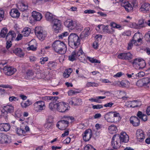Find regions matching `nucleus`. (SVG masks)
<instances>
[{
    "instance_id": "1",
    "label": "nucleus",
    "mask_w": 150,
    "mask_h": 150,
    "mask_svg": "<svg viewBox=\"0 0 150 150\" xmlns=\"http://www.w3.org/2000/svg\"><path fill=\"white\" fill-rule=\"evenodd\" d=\"M85 56L84 53L81 48L79 50H75L74 51L71 55L68 57L69 60L71 61H73L78 58L82 62L85 59Z\"/></svg>"
},
{
    "instance_id": "2",
    "label": "nucleus",
    "mask_w": 150,
    "mask_h": 150,
    "mask_svg": "<svg viewBox=\"0 0 150 150\" xmlns=\"http://www.w3.org/2000/svg\"><path fill=\"white\" fill-rule=\"evenodd\" d=\"M66 48L64 43L59 40H56L52 43V48L56 53L59 54H64L65 51L64 50Z\"/></svg>"
},
{
    "instance_id": "3",
    "label": "nucleus",
    "mask_w": 150,
    "mask_h": 150,
    "mask_svg": "<svg viewBox=\"0 0 150 150\" xmlns=\"http://www.w3.org/2000/svg\"><path fill=\"white\" fill-rule=\"evenodd\" d=\"M80 39L76 33L71 34L68 38V43L72 47L76 48L80 45Z\"/></svg>"
},
{
    "instance_id": "4",
    "label": "nucleus",
    "mask_w": 150,
    "mask_h": 150,
    "mask_svg": "<svg viewBox=\"0 0 150 150\" xmlns=\"http://www.w3.org/2000/svg\"><path fill=\"white\" fill-rule=\"evenodd\" d=\"M120 138L118 135H114L111 142V145L113 149H108V150H114L118 149L121 146Z\"/></svg>"
},
{
    "instance_id": "5",
    "label": "nucleus",
    "mask_w": 150,
    "mask_h": 150,
    "mask_svg": "<svg viewBox=\"0 0 150 150\" xmlns=\"http://www.w3.org/2000/svg\"><path fill=\"white\" fill-rule=\"evenodd\" d=\"M35 32L37 37L41 40H43L47 35L46 32L43 30L40 27H35Z\"/></svg>"
},
{
    "instance_id": "6",
    "label": "nucleus",
    "mask_w": 150,
    "mask_h": 150,
    "mask_svg": "<svg viewBox=\"0 0 150 150\" xmlns=\"http://www.w3.org/2000/svg\"><path fill=\"white\" fill-rule=\"evenodd\" d=\"M34 109L37 112H40L45 108L44 101L40 100L35 102L33 104Z\"/></svg>"
},
{
    "instance_id": "7",
    "label": "nucleus",
    "mask_w": 150,
    "mask_h": 150,
    "mask_svg": "<svg viewBox=\"0 0 150 150\" xmlns=\"http://www.w3.org/2000/svg\"><path fill=\"white\" fill-rule=\"evenodd\" d=\"M64 25L71 30L79 28L76 22L70 19H68L64 22Z\"/></svg>"
},
{
    "instance_id": "8",
    "label": "nucleus",
    "mask_w": 150,
    "mask_h": 150,
    "mask_svg": "<svg viewBox=\"0 0 150 150\" xmlns=\"http://www.w3.org/2000/svg\"><path fill=\"white\" fill-rule=\"evenodd\" d=\"M53 25L52 26L54 32L58 33L61 30V21L57 19H54L51 21Z\"/></svg>"
},
{
    "instance_id": "9",
    "label": "nucleus",
    "mask_w": 150,
    "mask_h": 150,
    "mask_svg": "<svg viewBox=\"0 0 150 150\" xmlns=\"http://www.w3.org/2000/svg\"><path fill=\"white\" fill-rule=\"evenodd\" d=\"M69 106L67 104L63 102H59L57 110L61 112H64L69 110Z\"/></svg>"
},
{
    "instance_id": "10",
    "label": "nucleus",
    "mask_w": 150,
    "mask_h": 150,
    "mask_svg": "<svg viewBox=\"0 0 150 150\" xmlns=\"http://www.w3.org/2000/svg\"><path fill=\"white\" fill-rule=\"evenodd\" d=\"M16 71V69L10 66H6L3 68L4 73L7 76H10L13 75Z\"/></svg>"
},
{
    "instance_id": "11",
    "label": "nucleus",
    "mask_w": 150,
    "mask_h": 150,
    "mask_svg": "<svg viewBox=\"0 0 150 150\" xmlns=\"http://www.w3.org/2000/svg\"><path fill=\"white\" fill-rule=\"evenodd\" d=\"M69 122L68 121L63 120L59 121L56 125V126L61 130L65 129L68 126Z\"/></svg>"
},
{
    "instance_id": "12",
    "label": "nucleus",
    "mask_w": 150,
    "mask_h": 150,
    "mask_svg": "<svg viewBox=\"0 0 150 150\" xmlns=\"http://www.w3.org/2000/svg\"><path fill=\"white\" fill-rule=\"evenodd\" d=\"M140 11L144 13H146L150 12V4L148 3H145L142 4L139 8Z\"/></svg>"
},
{
    "instance_id": "13",
    "label": "nucleus",
    "mask_w": 150,
    "mask_h": 150,
    "mask_svg": "<svg viewBox=\"0 0 150 150\" xmlns=\"http://www.w3.org/2000/svg\"><path fill=\"white\" fill-rule=\"evenodd\" d=\"M115 135H118L120 138V141L121 142L127 143L129 140V137L125 132H122L120 133V135L115 134Z\"/></svg>"
},
{
    "instance_id": "14",
    "label": "nucleus",
    "mask_w": 150,
    "mask_h": 150,
    "mask_svg": "<svg viewBox=\"0 0 150 150\" xmlns=\"http://www.w3.org/2000/svg\"><path fill=\"white\" fill-rule=\"evenodd\" d=\"M132 54L130 52L120 53L117 56L118 58L122 59L129 60L132 58Z\"/></svg>"
},
{
    "instance_id": "15",
    "label": "nucleus",
    "mask_w": 150,
    "mask_h": 150,
    "mask_svg": "<svg viewBox=\"0 0 150 150\" xmlns=\"http://www.w3.org/2000/svg\"><path fill=\"white\" fill-rule=\"evenodd\" d=\"M52 116L49 117L47 120L46 123L44 125V127L47 130H51L53 128V124Z\"/></svg>"
},
{
    "instance_id": "16",
    "label": "nucleus",
    "mask_w": 150,
    "mask_h": 150,
    "mask_svg": "<svg viewBox=\"0 0 150 150\" xmlns=\"http://www.w3.org/2000/svg\"><path fill=\"white\" fill-rule=\"evenodd\" d=\"M142 35L141 34H140L139 33H135L134 35L132 40L134 41V44L135 45H137L138 42H142Z\"/></svg>"
},
{
    "instance_id": "17",
    "label": "nucleus",
    "mask_w": 150,
    "mask_h": 150,
    "mask_svg": "<svg viewBox=\"0 0 150 150\" xmlns=\"http://www.w3.org/2000/svg\"><path fill=\"white\" fill-rule=\"evenodd\" d=\"M82 135L83 139L85 141L87 142L88 141L92 135L91 130L90 129L86 130Z\"/></svg>"
},
{
    "instance_id": "18",
    "label": "nucleus",
    "mask_w": 150,
    "mask_h": 150,
    "mask_svg": "<svg viewBox=\"0 0 150 150\" xmlns=\"http://www.w3.org/2000/svg\"><path fill=\"white\" fill-rule=\"evenodd\" d=\"M11 142V139L9 136L3 133H1L0 139V143L7 144L10 143Z\"/></svg>"
},
{
    "instance_id": "19",
    "label": "nucleus",
    "mask_w": 150,
    "mask_h": 150,
    "mask_svg": "<svg viewBox=\"0 0 150 150\" xmlns=\"http://www.w3.org/2000/svg\"><path fill=\"white\" fill-rule=\"evenodd\" d=\"M138 83H141V86H143L145 87H149L150 84V77H147L143 78L142 80L138 81Z\"/></svg>"
},
{
    "instance_id": "20",
    "label": "nucleus",
    "mask_w": 150,
    "mask_h": 150,
    "mask_svg": "<svg viewBox=\"0 0 150 150\" xmlns=\"http://www.w3.org/2000/svg\"><path fill=\"white\" fill-rule=\"evenodd\" d=\"M69 102L70 104L74 105L75 106L79 105L82 104L81 99L76 98H72V100H70Z\"/></svg>"
},
{
    "instance_id": "21",
    "label": "nucleus",
    "mask_w": 150,
    "mask_h": 150,
    "mask_svg": "<svg viewBox=\"0 0 150 150\" xmlns=\"http://www.w3.org/2000/svg\"><path fill=\"white\" fill-rule=\"evenodd\" d=\"M130 123L134 126H138L140 124L139 119L136 116H132L129 119Z\"/></svg>"
},
{
    "instance_id": "22",
    "label": "nucleus",
    "mask_w": 150,
    "mask_h": 150,
    "mask_svg": "<svg viewBox=\"0 0 150 150\" xmlns=\"http://www.w3.org/2000/svg\"><path fill=\"white\" fill-rule=\"evenodd\" d=\"M121 6L124 7L127 11L129 12L133 9L132 5L128 2H125L122 3Z\"/></svg>"
},
{
    "instance_id": "23",
    "label": "nucleus",
    "mask_w": 150,
    "mask_h": 150,
    "mask_svg": "<svg viewBox=\"0 0 150 150\" xmlns=\"http://www.w3.org/2000/svg\"><path fill=\"white\" fill-rule=\"evenodd\" d=\"M10 128V125L7 123L0 124V130L2 131L7 132L9 130Z\"/></svg>"
},
{
    "instance_id": "24",
    "label": "nucleus",
    "mask_w": 150,
    "mask_h": 150,
    "mask_svg": "<svg viewBox=\"0 0 150 150\" xmlns=\"http://www.w3.org/2000/svg\"><path fill=\"white\" fill-rule=\"evenodd\" d=\"M16 36V33L14 31L10 30L6 36V40H10L11 41Z\"/></svg>"
},
{
    "instance_id": "25",
    "label": "nucleus",
    "mask_w": 150,
    "mask_h": 150,
    "mask_svg": "<svg viewBox=\"0 0 150 150\" xmlns=\"http://www.w3.org/2000/svg\"><path fill=\"white\" fill-rule=\"evenodd\" d=\"M136 137L138 139L143 140L145 138L144 133L141 129H138L136 132Z\"/></svg>"
},
{
    "instance_id": "26",
    "label": "nucleus",
    "mask_w": 150,
    "mask_h": 150,
    "mask_svg": "<svg viewBox=\"0 0 150 150\" xmlns=\"http://www.w3.org/2000/svg\"><path fill=\"white\" fill-rule=\"evenodd\" d=\"M32 16L34 19L36 21H40L42 18V15L36 11H33L32 13Z\"/></svg>"
},
{
    "instance_id": "27",
    "label": "nucleus",
    "mask_w": 150,
    "mask_h": 150,
    "mask_svg": "<svg viewBox=\"0 0 150 150\" xmlns=\"http://www.w3.org/2000/svg\"><path fill=\"white\" fill-rule=\"evenodd\" d=\"M57 99H56L54 100L53 102L50 103L49 105V108L51 110H53V109H56L57 110V108L58 105V103H59L58 101H57Z\"/></svg>"
},
{
    "instance_id": "28",
    "label": "nucleus",
    "mask_w": 150,
    "mask_h": 150,
    "mask_svg": "<svg viewBox=\"0 0 150 150\" xmlns=\"http://www.w3.org/2000/svg\"><path fill=\"white\" fill-rule=\"evenodd\" d=\"M13 51V53L16 55L20 57H22L24 55V54L22 50L20 48H16Z\"/></svg>"
},
{
    "instance_id": "29",
    "label": "nucleus",
    "mask_w": 150,
    "mask_h": 150,
    "mask_svg": "<svg viewBox=\"0 0 150 150\" xmlns=\"http://www.w3.org/2000/svg\"><path fill=\"white\" fill-rule=\"evenodd\" d=\"M11 16L14 18H18L20 16V13L18 10L16 9H13L10 12Z\"/></svg>"
},
{
    "instance_id": "30",
    "label": "nucleus",
    "mask_w": 150,
    "mask_h": 150,
    "mask_svg": "<svg viewBox=\"0 0 150 150\" xmlns=\"http://www.w3.org/2000/svg\"><path fill=\"white\" fill-rule=\"evenodd\" d=\"M3 108L8 113L13 112L14 111V107L11 105H7L4 106Z\"/></svg>"
},
{
    "instance_id": "31",
    "label": "nucleus",
    "mask_w": 150,
    "mask_h": 150,
    "mask_svg": "<svg viewBox=\"0 0 150 150\" xmlns=\"http://www.w3.org/2000/svg\"><path fill=\"white\" fill-rule=\"evenodd\" d=\"M31 32V29L29 28H25L21 31V33L24 37L28 36Z\"/></svg>"
},
{
    "instance_id": "32",
    "label": "nucleus",
    "mask_w": 150,
    "mask_h": 150,
    "mask_svg": "<svg viewBox=\"0 0 150 150\" xmlns=\"http://www.w3.org/2000/svg\"><path fill=\"white\" fill-rule=\"evenodd\" d=\"M95 38L96 39V40L93 42V46L95 49H97L98 45V41L101 40L102 39V35H97L96 36Z\"/></svg>"
},
{
    "instance_id": "33",
    "label": "nucleus",
    "mask_w": 150,
    "mask_h": 150,
    "mask_svg": "<svg viewBox=\"0 0 150 150\" xmlns=\"http://www.w3.org/2000/svg\"><path fill=\"white\" fill-rule=\"evenodd\" d=\"M17 8L21 11H24L27 9L28 6L27 5H25L23 3H20L18 4Z\"/></svg>"
},
{
    "instance_id": "34",
    "label": "nucleus",
    "mask_w": 150,
    "mask_h": 150,
    "mask_svg": "<svg viewBox=\"0 0 150 150\" xmlns=\"http://www.w3.org/2000/svg\"><path fill=\"white\" fill-rule=\"evenodd\" d=\"M139 67L137 68V69H140L144 68L146 66V63L145 61L142 59H140Z\"/></svg>"
},
{
    "instance_id": "35",
    "label": "nucleus",
    "mask_w": 150,
    "mask_h": 150,
    "mask_svg": "<svg viewBox=\"0 0 150 150\" xmlns=\"http://www.w3.org/2000/svg\"><path fill=\"white\" fill-rule=\"evenodd\" d=\"M57 99L58 97L57 96H44L42 98V100L45 101L49 102L52 100Z\"/></svg>"
},
{
    "instance_id": "36",
    "label": "nucleus",
    "mask_w": 150,
    "mask_h": 150,
    "mask_svg": "<svg viewBox=\"0 0 150 150\" xmlns=\"http://www.w3.org/2000/svg\"><path fill=\"white\" fill-rule=\"evenodd\" d=\"M8 113L3 108V109L1 111V113L0 115V117L1 118L4 117L5 119H8Z\"/></svg>"
},
{
    "instance_id": "37",
    "label": "nucleus",
    "mask_w": 150,
    "mask_h": 150,
    "mask_svg": "<svg viewBox=\"0 0 150 150\" xmlns=\"http://www.w3.org/2000/svg\"><path fill=\"white\" fill-rule=\"evenodd\" d=\"M45 17L47 20L52 21L54 19L53 15L49 12H47L45 15Z\"/></svg>"
},
{
    "instance_id": "38",
    "label": "nucleus",
    "mask_w": 150,
    "mask_h": 150,
    "mask_svg": "<svg viewBox=\"0 0 150 150\" xmlns=\"http://www.w3.org/2000/svg\"><path fill=\"white\" fill-rule=\"evenodd\" d=\"M140 58H136L133 61L132 63L133 67L136 69L137 68L139 67V64L140 60Z\"/></svg>"
},
{
    "instance_id": "39",
    "label": "nucleus",
    "mask_w": 150,
    "mask_h": 150,
    "mask_svg": "<svg viewBox=\"0 0 150 150\" xmlns=\"http://www.w3.org/2000/svg\"><path fill=\"white\" fill-rule=\"evenodd\" d=\"M111 115L113 116V117L115 118V122H117L119 121L120 119V115L119 113L116 112H111Z\"/></svg>"
},
{
    "instance_id": "40",
    "label": "nucleus",
    "mask_w": 150,
    "mask_h": 150,
    "mask_svg": "<svg viewBox=\"0 0 150 150\" xmlns=\"http://www.w3.org/2000/svg\"><path fill=\"white\" fill-rule=\"evenodd\" d=\"M8 32V30L7 28H4L1 30L0 33V37L5 38L6 37V34Z\"/></svg>"
},
{
    "instance_id": "41",
    "label": "nucleus",
    "mask_w": 150,
    "mask_h": 150,
    "mask_svg": "<svg viewBox=\"0 0 150 150\" xmlns=\"http://www.w3.org/2000/svg\"><path fill=\"white\" fill-rule=\"evenodd\" d=\"M132 105L131 106L132 108L137 107L140 106L141 105V103L136 100L132 101Z\"/></svg>"
},
{
    "instance_id": "42",
    "label": "nucleus",
    "mask_w": 150,
    "mask_h": 150,
    "mask_svg": "<svg viewBox=\"0 0 150 150\" xmlns=\"http://www.w3.org/2000/svg\"><path fill=\"white\" fill-rule=\"evenodd\" d=\"M107 116H108V117H107L108 122H113L114 121L115 122V118L113 117V116L111 115L110 112L109 113Z\"/></svg>"
},
{
    "instance_id": "43",
    "label": "nucleus",
    "mask_w": 150,
    "mask_h": 150,
    "mask_svg": "<svg viewBox=\"0 0 150 150\" xmlns=\"http://www.w3.org/2000/svg\"><path fill=\"white\" fill-rule=\"evenodd\" d=\"M48 66L49 68L52 70L55 68L57 66V64L54 62H50L48 64Z\"/></svg>"
},
{
    "instance_id": "44",
    "label": "nucleus",
    "mask_w": 150,
    "mask_h": 150,
    "mask_svg": "<svg viewBox=\"0 0 150 150\" xmlns=\"http://www.w3.org/2000/svg\"><path fill=\"white\" fill-rule=\"evenodd\" d=\"M32 104L31 102L29 100H28L25 102H22L21 103V106L23 108H26Z\"/></svg>"
},
{
    "instance_id": "45",
    "label": "nucleus",
    "mask_w": 150,
    "mask_h": 150,
    "mask_svg": "<svg viewBox=\"0 0 150 150\" xmlns=\"http://www.w3.org/2000/svg\"><path fill=\"white\" fill-rule=\"evenodd\" d=\"M120 84L123 87H127L129 85V83L127 80H123L120 82Z\"/></svg>"
},
{
    "instance_id": "46",
    "label": "nucleus",
    "mask_w": 150,
    "mask_h": 150,
    "mask_svg": "<svg viewBox=\"0 0 150 150\" xmlns=\"http://www.w3.org/2000/svg\"><path fill=\"white\" fill-rule=\"evenodd\" d=\"M102 30L103 32L106 33H110L111 31L108 28V26L107 25L105 26L103 25H102Z\"/></svg>"
},
{
    "instance_id": "47",
    "label": "nucleus",
    "mask_w": 150,
    "mask_h": 150,
    "mask_svg": "<svg viewBox=\"0 0 150 150\" xmlns=\"http://www.w3.org/2000/svg\"><path fill=\"white\" fill-rule=\"evenodd\" d=\"M108 129L111 133L115 132L117 131V128L115 125H111L108 128Z\"/></svg>"
},
{
    "instance_id": "48",
    "label": "nucleus",
    "mask_w": 150,
    "mask_h": 150,
    "mask_svg": "<svg viewBox=\"0 0 150 150\" xmlns=\"http://www.w3.org/2000/svg\"><path fill=\"white\" fill-rule=\"evenodd\" d=\"M16 131L17 133L19 135L25 136L26 135L25 131L21 128L17 129Z\"/></svg>"
},
{
    "instance_id": "49",
    "label": "nucleus",
    "mask_w": 150,
    "mask_h": 150,
    "mask_svg": "<svg viewBox=\"0 0 150 150\" xmlns=\"http://www.w3.org/2000/svg\"><path fill=\"white\" fill-rule=\"evenodd\" d=\"M138 25L139 26V28H141L145 27V24L144 23V20L143 19H141L139 20Z\"/></svg>"
},
{
    "instance_id": "50",
    "label": "nucleus",
    "mask_w": 150,
    "mask_h": 150,
    "mask_svg": "<svg viewBox=\"0 0 150 150\" xmlns=\"http://www.w3.org/2000/svg\"><path fill=\"white\" fill-rule=\"evenodd\" d=\"M90 28L88 27L85 28L84 30L82 32L84 34H85L87 36H88L90 33Z\"/></svg>"
},
{
    "instance_id": "51",
    "label": "nucleus",
    "mask_w": 150,
    "mask_h": 150,
    "mask_svg": "<svg viewBox=\"0 0 150 150\" xmlns=\"http://www.w3.org/2000/svg\"><path fill=\"white\" fill-rule=\"evenodd\" d=\"M87 59L91 62L92 63H100V61L94 59L93 58L90 57H87Z\"/></svg>"
},
{
    "instance_id": "52",
    "label": "nucleus",
    "mask_w": 150,
    "mask_h": 150,
    "mask_svg": "<svg viewBox=\"0 0 150 150\" xmlns=\"http://www.w3.org/2000/svg\"><path fill=\"white\" fill-rule=\"evenodd\" d=\"M85 150H96L91 145H86L84 148Z\"/></svg>"
},
{
    "instance_id": "53",
    "label": "nucleus",
    "mask_w": 150,
    "mask_h": 150,
    "mask_svg": "<svg viewBox=\"0 0 150 150\" xmlns=\"http://www.w3.org/2000/svg\"><path fill=\"white\" fill-rule=\"evenodd\" d=\"M40 63L42 64H44L45 62L48 60V58L47 57H42L40 59Z\"/></svg>"
},
{
    "instance_id": "54",
    "label": "nucleus",
    "mask_w": 150,
    "mask_h": 150,
    "mask_svg": "<svg viewBox=\"0 0 150 150\" xmlns=\"http://www.w3.org/2000/svg\"><path fill=\"white\" fill-rule=\"evenodd\" d=\"M145 75V73L143 71L140 72L137 74V78L136 79H138L139 78L142 77L144 76Z\"/></svg>"
},
{
    "instance_id": "55",
    "label": "nucleus",
    "mask_w": 150,
    "mask_h": 150,
    "mask_svg": "<svg viewBox=\"0 0 150 150\" xmlns=\"http://www.w3.org/2000/svg\"><path fill=\"white\" fill-rule=\"evenodd\" d=\"M68 33L67 32H65L59 35V39H62L63 37H66L68 35Z\"/></svg>"
},
{
    "instance_id": "56",
    "label": "nucleus",
    "mask_w": 150,
    "mask_h": 150,
    "mask_svg": "<svg viewBox=\"0 0 150 150\" xmlns=\"http://www.w3.org/2000/svg\"><path fill=\"white\" fill-rule=\"evenodd\" d=\"M18 98L14 96H10L9 98V101L11 102H12L13 101H18Z\"/></svg>"
},
{
    "instance_id": "57",
    "label": "nucleus",
    "mask_w": 150,
    "mask_h": 150,
    "mask_svg": "<svg viewBox=\"0 0 150 150\" xmlns=\"http://www.w3.org/2000/svg\"><path fill=\"white\" fill-rule=\"evenodd\" d=\"M133 44H134V41L132 40L128 43L127 49L128 50L131 49L132 47L133 46Z\"/></svg>"
},
{
    "instance_id": "58",
    "label": "nucleus",
    "mask_w": 150,
    "mask_h": 150,
    "mask_svg": "<svg viewBox=\"0 0 150 150\" xmlns=\"http://www.w3.org/2000/svg\"><path fill=\"white\" fill-rule=\"evenodd\" d=\"M27 75L28 76H32L34 74V72L31 70H28L26 72Z\"/></svg>"
},
{
    "instance_id": "59",
    "label": "nucleus",
    "mask_w": 150,
    "mask_h": 150,
    "mask_svg": "<svg viewBox=\"0 0 150 150\" xmlns=\"http://www.w3.org/2000/svg\"><path fill=\"white\" fill-rule=\"evenodd\" d=\"M4 11L3 10H0V22L3 19L4 17Z\"/></svg>"
},
{
    "instance_id": "60",
    "label": "nucleus",
    "mask_w": 150,
    "mask_h": 150,
    "mask_svg": "<svg viewBox=\"0 0 150 150\" xmlns=\"http://www.w3.org/2000/svg\"><path fill=\"white\" fill-rule=\"evenodd\" d=\"M7 42L6 43V48L7 49H9L12 45L11 41L10 40H6Z\"/></svg>"
},
{
    "instance_id": "61",
    "label": "nucleus",
    "mask_w": 150,
    "mask_h": 150,
    "mask_svg": "<svg viewBox=\"0 0 150 150\" xmlns=\"http://www.w3.org/2000/svg\"><path fill=\"white\" fill-rule=\"evenodd\" d=\"M93 109H98L103 108V106L102 105H93L92 107Z\"/></svg>"
},
{
    "instance_id": "62",
    "label": "nucleus",
    "mask_w": 150,
    "mask_h": 150,
    "mask_svg": "<svg viewBox=\"0 0 150 150\" xmlns=\"http://www.w3.org/2000/svg\"><path fill=\"white\" fill-rule=\"evenodd\" d=\"M36 3L38 4H40L44 3L47 0H35Z\"/></svg>"
},
{
    "instance_id": "63",
    "label": "nucleus",
    "mask_w": 150,
    "mask_h": 150,
    "mask_svg": "<svg viewBox=\"0 0 150 150\" xmlns=\"http://www.w3.org/2000/svg\"><path fill=\"white\" fill-rule=\"evenodd\" d=\"M2 87L3 88H9L10 89H11L12 88V87L10 86L9 85H3L1 84L0 85V87Z\"/></svg>"
},
{
    "instance_id": "64",
    "label": "nucleus",
    "mask_w": 150,
    "mask_h": 150,
    "mask_svg": "<svg viewBox=\"0 0 150 150\" xmlns=\"http://www.w3.org/2000/svg\"><path fill=\"white\" fill-rule=\"evenodd\" d=\"M77 93V92L72 90H70L68 91V94L69 96H73L74 94Z\"/></svg>"
}]
</instances>
